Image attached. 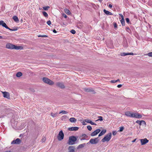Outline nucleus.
I'll use <instances>...</instances> for the list:
<instances>
[{
	"label": "nucleus",
	"mask_w": 152,
	"mask_h": 152,
	"mask_svg": "<svg viewBox=\"0 0 152 152\" xmlns=\"http://www.w3.org/2000/svg\"><path fill=\"white\" fill-rule=\"evenodd\" d=\"M6 48L10 50H22L23 48L21 46H18L10 43H7L6 45Z\"/></svg>",
	"instance_id": "nucleus-1"
},
{
	"label": "nucleus",
	"mask_w": 152,
	"mask_h": 152,
	"mask_svg": "<svg viewBox=\"0 0 152 152\" xmlns=\"http://www.w3.org/2000/svg\"><path fill=\"white\" fill-rule=\"evenodd\" d=\"M112 136V134L111 133H110L106 135L104 138L102 140V141L104 142H108L111 139Z\"/></svg>",
	"instance_id": "nucleus-2"
},
{
	"label": "nucleus",
	"mask_w": 152,
	"mask_h": 152,
	"mask_svg": "<svg viewBox=\"0 0 152 152\" xmlns=\"http://www.w3.org/2000/svg\"><path fill=\"white\" fill-rule=\"evenodd\" d=\"M77 140V138L75 136H71L69 137L68 143L69 145H73Z\"/></svg>",
	"instance_id": "nucleus-3"
},
{
	"label": "nucleus",
	"mask_w": 152,
	"mask_h": 152,
	"mask_svg": "<svg viewBox=\"0 0 152 152\" xmlns=\"http://www.w3.org/2000/svg\"><path fill=\"white\" fill-rule=\"evenodd\" d=\"M42 80L44 82L50 85H53L54 84V82L46 77H43Z\"/></svg>",
	"instance_id": "nucleus-4"
},
{
	"label": "nucleus",
	"mask_w": 152,
	"mask_h": 152,
	"mask_svg": "<svg viewBox=\"0 0 152 152\" xmlns=\"http://www.w3.org/2000/svg\"><path fill=\"white\" fill-rule=\"evenodd\" d=\"M64 137V134L62 130L60 131L57 136V139L59 141H61L63 139Z\"/></svg>",
	"instance_id": "nucleus-5"
},
{
	"label": "nucleus",
	"mask_w": 152,
	"mask_h": 152,
	"mask_svg": "<svg viewBox=\"0 0 152 152\" xmlns=\"http://www.w3.org/2000/svg\"><path fill=\"white\" fill-rule=\"evenodd\" d=\"M99 141L98 137L95 138L94 139H91L90 140L89 142L91 144H94L97 143Z\"/></svg>",
	"instance_id": "nucleus-6"
},
{
	"label": "nucleus",
	"mask_w": 152,
	"mask_h": 152,
	"mask_svg": "<svg viewBox=\"0 0 152 152\" xmlns=\"http://www.w3.org/2000/svg\"><path fill=\"white\" fill-rule=\"evenodd\" d=\"M0 25H2V26L5 28L7 29H9L11 31H14V30L11 29L7 25L6 23L2 20H0Z\"/></svg>",
	"instance_id": "nucleus-7"
},
{
	"label": "nucleus",
	"mask_w": 152,
	"mask_h": 152,
	"mask_svg": "<svg viewBox=\"0 0 152 152\" xmlns=\"http://www.w3.org/2000/svg\"><path fill=\"white\" fill-rule=\"evenodd\" d=\"M132 118H140L142 117V115L137 113H132Z\"/></svg>",
	"instance_id": "nucleus-8"
},
{
	"label": "nucleus",
	"mask_w": 152,
	"mask_h": 152,
	"mask_svg": "<svg viewBox=\"0 0 152 152\" xmlns=\"http://www.w3.org/2000/svg\"><path fill=\"white\" fill-rule=\"evenodd\" d=\"M2 93L3 94V96L4 98H6L8 99H10V95L9 93L6 91H2Z\"/></svg>",
	"instance_id": "nucleus-9"
},
{
	"label": "nucleus",
	"mask_w": 152,
	"mask_h": 152,
	"mask_svg": "<svg viewBox=\"0 0 152 152\" xmlns=\"http://www.w3.org/2000/svg\"><path fill=\"white\" fill-rule=\"evenodd\" d=\"M141 145H143L147 143H148L149 142V140L147 139L146 138H145L143 139H141L140 140Z\"/></svg>",
	"instance_id": "nucleus-10"
},
{
	"label": "nucleus",
	"mask_w": 152,
	"mask_h": 152,
	"mask_svg": "<svg viewBox=\"0 0 152 152\" xmlns=\"http://www.w3.org/2000/svg\"><path fill=\"white\" fill-rule=\"evenodd\" d=\"M101 131V130L99 129H98L95 130L94 132H92L91 134V136H94L98 134Z\"/></svg>",
	"instance_id": "nucleus-11"
},
{
	"label": "nucleus",
	"mask_w": 152,
	"mask_h": 152,
	"mask_svg": "<svg viewBox=\"0 0 152 152\" xmlns=\"http://www.w3.org/2000/svg\"><path fill=\"white\" fill-rule=\"evenodd\" d=\"M21 142V140L19 138H17L16 140H13L11 142L12 144H19Z\"/></svg>",
	"instance_id": "nucleus-12"
},
{
	"label": "nucleus",
	"mask_w": 152,
	"mask_h": 152,
	"mask_svg": "<svg viewBox=\"0 0 152 152\" xmlns=\"http://www.w3.org/2000/svg\"><path fill=\"white\" fill-rule=\"evenodd\" d=\"M56 86L61 88H65V86L62 83L58 82L56 83Z\"/></svg>",
	"instance_id": "nucleus-13"
},
{
	"label": "nucleus",
	"mask_w": 152,
	"mask_h": 152,
	"mask_svg": "<svg viewBox=\"0 0 152 152\" xmlns=\"http://www.w3.org/2000/svg\"><path fill=\"white\" fill-rule=\"evenodd\" d=\"M69 151L68 152H75V148L73 146H69L68 148Z\"/></svg>",
	"instance_id": "nucleus-14"
},
{
	"label": "nucleus",
	"mask_w": 152,
	"mask_h": 152,
	"mask_svg": "<svg viewBox=\"0 0 152 152\" xmlns=\"http://www.w3.org/2000/svg\"><path fill=\"white\" fill-rule=\"evenodd\" d=\"M79 128L77 127H71L69 128V130L70 131H77Z\"/></svg>",
	"instance_id": "nucleus-15"
},
{
	"label": "nucleus",
	"mask_w": 152,
	"mask_h": 152,
	"mask_svg": "<svg viewBox=\"0 0 152 152\" xmlns=\"http://www.w3.org/2000/svg\"><path fill=\"white\" fill-rule=\"evenodd\" d=\"M85 91L87 92H94V90L92 88H85Z\"/></svg>",
	"instance_id": "nucleus-16"
},
{
	"label": "nucleus",
	"mask_w": 152,
	"mask_h": 152,
	"mask_svg": "<svg viewBox=\"0 0 152 152\" xmlns=\"http://www.w3.org/2000/svg\"><path fill=\"white\" fill-rule=\"evenodd\" d=\"M125 114L126 116L130 117H132V113H131L129 111L126 112Z\"/></svg>",
	"instance_id": "nucleus-17"
},
{
	"label": "nucleus",
	"mask_w": 152,
	"mask_h": 152,
	"mask_svg": "<svg viewBox=\"0 0 152 152\" xmlns=\"http://www.w3.org/2000/svg\"><path fill=\"white\" fill-rule=\"evenodd\" d=\"M64 10L65 12L68 15H70L71 14V12L69 10L66 8L64 9Z\"/></svg>",
	"instance_id": "nucleus-18"
},
{
	"label": "nucleus",
	"mask_w": 152,
	"mask_h": 152,
	"mask_svg": "<svg viewBox=\"0 0 152 152\" xmlns=\"http://www.w3.org/2000/svg\"><path fill=\"white\" fill-rule=\"evenodd\" d=\"M104 12L107 15H112V13L104 9L103 10Z\"/></svg>",
	"instance_id": "nucleus-19"
},
{
	"label": "nucleus",
	"mask_w": 152,
	"mask_h": 152,
	"mask_svg": "<svg viewBox=\"0 0 152 152\" xmlns=\"http://www.w3.org/2000/svg\"><path fill=\"white\" fill-rule=\"evenodd\" d=\"M106 130H103L102 131L100 132V133L99 134L98 136L100 137L103 134H104L106 132Z\"/></svg>",
	"instance_id": "nucleus-20"
},
{
	"label": "nucleus",
	"mask_w": 152,
	"mask_h": 152,
	"mask_svg": "<svg viewBox=\"0 0 152 152\" xmlns=\"http://www.w3.org/2000/svg\"><path fill=\"white\" fill-rule=\"evenodd\" d=\"M50 115H51V116H52L53 118H54L58 115V113L57 112L55 113H51Z\"/></svg>",
	"instance_id": "nucleus-21"
},
{
	"label": "nucleus",
	"mask_w": 152,
	"mask_h": 152,
	"mask_svg": "<svg viewBox=\"0 0 152 152\" xmlns=\"http://www.w3.org/2000/svg\"><path fill=\"white\" fill-rule=\"evenodd\" d=\"M86 145V144L85 143H83L82 144H81L79 145L77 147V148L79 149L80 148H82L84 147Z\"/></svg>",
	"instance_id": "nucleus-22"
},
{
	"label": "nucleus",
	"mask_w": 152,
	"mask_h": 152,
	"mask_svg": "<svg viewBox=\"0 0 152 152\" xmlns=\"http://www.w3.org/2000/svg\"><path fill=\"white\" fill-rule=\"evenodd\" d=\"M87 137V136L86 134H83L82 136V138L80 139V140H85L86 139Z\"/></svg>",
	"instance_id": "nucleus-23"
},
{
	"label": "nucleus",
	"mask_w": 152,
	"mask_h": 152,
	"mask_svg": "<svg viewBox=\"0 0 152 152\" xmlns=\"http://www.w3.org/2000/svg\"><path fill=\"white\" fill-rule=\"evenodd\" d=\"M69 120L70 122L72 123H74L76 122L77 121V120L74 118H70Z\"/></svg>",
	"instance_id": "nucleus-24"
},
{
	"label": "nucleus",
	"mask_w": 152,
	"mask_h": 152,
	"mask_svg": "<svg viewBox=\"0 0 152 152\" xmlns=\"http://www.w3.org/2000/svg\"><path fill=\"white\" fill-rule=\"evenodd\" d=\"M13 19L15 22H18L19 21V19L18 17L16 16H14L13 17Z\"/></svg>",
	"instance_id": "nucleus-25"
},
{
	"label": "nucleus",
	"mask_w": 152,
	"mask_h": 152,
	"mask_svg": "<svg viewBox=\"0 0 152 152\" xmlns=\"http://www.w3.org/2000/svg\"><path fill=\"white\" fill-rule=\"evenodd\" d=\"M22 75V73L20 72H18L16 75V76L18 77H20Z\"/></svg>",
	"instance_id": "nucleus-26"
},
{
	"label": "nucleus",
	"mask_w": 152,
	"mask_h": 152,
	"mask_svg": "<svg viewBox=\"0 0 152 152\" xmlns=\"http://www.w3.org/2000/svg\"><path fill=\"white\" fill-rule=\"evenodd\" d=\"M128 53H125L124 52L120 54V55L121 56H125L127 55H128Z\"/></svg>",
	"instance_id": "nucleus-27"
},
{
	"label": "nucleus",
	"mask_w": 152,
	"mask_h": 152,
	"mask_svg": "<svg viewBox=\"0 0 152 152\" xmlns=\"http://www.w3.org/2000/svg\"><path fill=\"white\" fill-rule=\"evenodd\" d=\"M124 129V126H121L119 127V130L118 131V132H121L123 131V130Z\"/></svg>",
	"instance_id": "nucleus-28"
},
{
	"label": "nucleus",
	"mask_w": 152,
	"mask_h": 152,
	"mask_svg": "<svg viewBox=\"0 0 152 152\" xmlns=\"http://www.w3.org/2000/svg\"><path fill=\"white\" fill-rule=\"evenodd\" d=\"M37 37H48V36L45 35H38Z\"/></svg>",
	"instance_id": "nucleus-29"
},
{
	"label": "nucleus",
	"mask_w": 152,
	"mask_h": 152,
	"mask_svg": "<svg viewBox=\"0 0 152 152\" xmlns=\"http://www.w3.org/2000/svg\"><path fill=\"white\" fill-rule=\"evenodd\" d=\"M121 24L123 26H124L125 24V22L124 21V19H121Z\"/></svg>",
	"instance_id": "nucleus-30"
},
{
	"label": "nucleus",
	"mask_w": 152,
	"mask_h": 152,
	"mask_svg": "<svg viewBox=\"0 0 152 152\" xmlns=\"http://www.w3.org/2000/svg\"><path fill=\"white\" fill-rule=\"evenodd\" d=\"M62 113L63 114H66L68 113V112L65 110H61L59 112V114Z\"/></svg>",
	"instance_id": "nucleus-31"
},
{
	"label": "nucleus",
	"mask_w": 152,
	"mask_h": 152,
	"mask_svg": "<svg viewBox=\"0 0 152 152\" xmlns=\"http://www.w3.org/2000/svg\"><path fill=\"white\" fill-rule=\"evenodd\" d=\"M42 14L45 17H48V13L45 11H43L42 12Z\"/></svg>",
	"instance_id": "nucleus-32"
},
{
	"label": "nucleus",
	"mask_w": 152,
	"mask_h": 152,
	"mask_svg": "<svg viewBox=\"0 0 152 152\" xmlns=\"http://www.w3.org/2000/svg\"><path fill=\"white\" fill-rule=\"evenodd\" d=\"M142 120L141 121H139V120H137L136 121V122L140 126H141L142 125Z\"/></svg>",
	"instance_id": "nucleus-33"
},
{
	"label": "nucleus",
	"mask_w": 152,
	"mask_h": 152,
	"mask_svg": "<svg viewBox=\"0 0 152 152\" xmlns=\"http://www.w3.org/2000/svg\"><path fill=\"white\" fill-rule=\"evenodd\" d=\"M43 9L45 10H48V9L50 8V7L49 6H46L45 7H43Z\"/></svg>",
	"instance_id": "nucleus-34"
},
{
	"label": "nucleus",
	"mask_w": 152,
	"mask_h": 152,
	"mask_svg": "<svg viewBox=\"0 0 152 152\" xmlns=\"http://www.w3.org/2000/svg\"><path fill=\"white\" fill-rule=\"evenodd\" d=\"M126 30L128 32L130 33L131 31V30L130 29L129 27L128 26L126 27Z\"/></svg>",
	"instance_id": "nucleus-35"
},
{
	"label": "nucleus",
	"mask_w": 152,
	"mask_h": 152,
	"mask_svg": "<svg viewBox=\"0 0 152 152\" xmlns=\"http://www.w3.org/2000/svg\"><path fill=\"white\" fill-rule=\"evenodd\" d=\"M66 115H64L61 118V119L62 120H65L66 119Z\"/></svg>",
	"instance_id": "nucleus-36"
},
{
	"label": "nucleus",
	"mask_w": 152,
	"mask_h": 152,
	"mask_svg": "<svg viewBox=\"0 0 152 152\" xmlns=\"http://www.w3.org/2000/svg\"><path fill=\"white\" fill-rule=\"evenodd\" d=\"M84 121L85 122H86L88 123H90V122L91 121V120H90L87 119H85Z\"/></svg>",
	"instance_id": "nucleus-37"
},
{
	"label": "nucleus",
	"mask_w": 152,
	"mask_h": 152,
	"mask_svg": "<svg viewBox=\"0 0 152 152\" xmlns=\"http://www.w3.org/2000/svg\"><path fill=\"white\" fill-rule=\"evenodd\" d=\"M98 118H99V119L96 121H98V120H100V121H102L103 120V117L102 116H100L98 117Z\"/></svg>",
	"instance_id": "nucleus-38"
},
{
	"label": "nucleus",
	"mask_w": 152,
	"mask_h": 152,
	"mask_svg": "<svg viewBox=\"0 0 152 152\" xmlns=\"http://www.w3.org/2000/svg\"><path fill=\"white\" fill-rule=\"evenodd\" d=\"M87 128L88 129L89 131H91L92 130V127L90 126H87Z\"/></svg>",
	"instance_id": "nucleus-39"
},
{
	"label": "nucleus",
	"mask_w": 152,
	"mask_h": 152,
	"mask_svg": "<svg viewBox=\"0 0 152 152\" xmlns=\"http://www.w3.org/2000/svg\"><path fill=\"white\" fill-rule=\"evenodd\" d=\"M142 125H144L145 126L146 125V123L145 121L143 120H142Z\"/></svg>",
	"instance_id": "nucleus-40"
},
{
	"label": "nucleus",
	"mask_w": 152,
	"mask_h": 152,
	"mask_svg": "<svg viewBox=\"0 0 152 152\" xmlns=\"http://www.w3.org/2000/svg\"><path fill=\"white\" fill-rule=\"evenodd\" d=\"M47 23L49 26L51 24V21L50 20L48 21L47 22Z\"/></svg>",
	"instance_id": "nucleus-41"
},
{
	"label": "nucleus",
	"mask_w": 152,
	"mask_h": 152,
	"mask_svg": "<svg viewBox=\"0 0 152 152\" xmlns=\"http://www.w3.org/2000/svg\"><path fill=\"white\" fill-rule=\"evenodd\" d=\"M113 134V135H115L117 133V132L115 131H113L112 132Z\"/></svg>",
	"instance_id": "nucleus-42"
},
{
	"label": "nucleus",
	"mask_w": 152,
	"mask_h": 152,
	"mask_svg": "<svg viewBox=\"0 0 152 152\" xmlns=\"http://www.w3.org/2000/svg\"><path fill=\"white\" fill-rule=\"evenodd\" d=\"M71 32L73 34H75L76 33L74 29L71 30Z\"/></svg>",
	"instance_id": "nucleus-43"
},
{
	"label": "nucleus",
	"mask_w": 152,
	"mask_h": 152,
	"mask_svg": "<svg viewBox=\"0 0 152 152\" xmlns=\"http://www.w3.org/2000/svg\"><path fill=\"white\" fill-rule=\"evenodd\" d=\"M147 55L150 57H152V52H150L148 53Z\"/></svg>",
	"instance_id": "nucleus-44"
},
{
	"label": "nucleus",
	"mask_w": 152,
	"mask_h": 152,
	"mask_svg": "<svg viewBox=\"0 0 152 152\" xmlns=\"http://www.w3.org/2000/svg\"><path fill=\"white\" fill-rule=\"evenodd\" d=\"M89 124H90L92 125H96V124L94 122H93L92 121H91L90 122V123Z\"/></svg>",
	"instance_id": "nucleus-45"
},
{
	"label": "nucleus",
	"mask_w": 152,
	"mask_h": 152,
	"mask_svg": "<svg viewBox=\"0 0 152 152\" xmlns=\"http://www.w3.org/2000/svg\"><path fill=\"white\" fill-rule=\"evenodd\" d=\"M45 140H46V138L45 137H44L42 139V142H44L45 141Z\"/></svg>",
	"instance_id": "nucleus-46"
},
{
	"label": "nucleus",
	"mask_w": 152,
	"mask_h": 152,
	"mask_svg": "<svg viewBox=\"0 0 152 152\" xmlns=\"http://www.w3.org/2000/svg\"><path fill=\"white\" fill-rule=\"evenodd\" d=\"M126 22L127 23H129V18H126Z\"/></svg>",
	"instance_id": "nucleus-47"
},
{
	"label": "nucleus",
	"mask_w": 152,
	"mask_h": 152,
	"mask_svg": "<svg viewBox=\"0 0 152 152\" xmlns=\"http://www.w3.org/2000/svg\"><path fill=\"white\" fill-rule=\"evenodd\" d=\"M62 15L65 18H67V15L64 13L62 14Z\"/></svg>",
	"instance_id": "nucleus-48"
},
{
	"label": "nucleus",
	"mask_w": 152,
	"mask_h": 152,
	"mask_svg": "<svg viewBox=\"0 0 152 152\" xmlns=\"http://www.w3.org/2000/svg\"><path fill=\"white\" fill-rule=\"evenodd\" d=\"M115 28H117V24L115 23H114L113 24Z\"/></svg>",
	"instance_id": "nucleus-49"
},
{
	"label": "nucleus",
	"mask_w": 152,
	"mask_h": 152,
	"mask_svg": "<svg viewBox=\"0 0 152 152\" xmlns=\"http://www.w3.org/2000/svg\"><path fill=\"white\" fill-rule=\"evenodd\" d=\"M119 15L121 17V18H122L121 19H124V16L122 14H119Z\"/></svg>",
	"instance_id": "nucleus-50"
},
{
	"label": "nucleus",
	"mask_w": 152,
	"mask_h": 152,
	"mask_svg": "<svg viewBox=\"0 0 152 152\" xmlns=\"http://www.w3.org/2000/svg\"><path fill=\"white\" fill-rule=\"evenodd\" d=\"M128 55H134V54L133 53H128Z\"/></svg>",
	"instance_id": "nucleus-51"
},
{
	"label": "nucleus",
	"mask_w": 152,
	"mask_h": 152,
	"mask_svg": "<svg viewBox=\"0 0 152 152\" xmlns=\"http://www.w3.org/2000/svg\"><path fill=\"white\" fill-rule=\"evenodd\" d=\"M111 83H115L116 82V80H111Z\"/></svg>",
	"instance_id": "nucleus-52"
},
{
	"label": "nucleus",
	"mask_w": 152,
	"mask_h": 152,
	"mask_svg": "<svg viewBox=\"0 0 152 152\" xmlns=\"http://www.w3.org/2000/svg\"><path fill=\"white\" fill-rule=\"evenodd\" d=\"M122 86V85L121 84H119L117 86V87L118 88H121Z\"/></svg>",
	"instance_id": "nucleus-53"
},
{
	"label": "nucleus",
	"mask_w": 152,
	"mask_h": 152,
	"mask_svg": "<svg viewBox=\"0 0 152 152\" xmlns=\"http://www.w3.org/2000/svg\"><path fill=\"white\" fill-rule=\"evenodd\" d=\"M109 7L110 8H112V5L111 4H110L109 5Z\"/></svg>",
	"instance_id": "nucleus-54"
},
{
	"label": "nucleus",
	"mask_w": 152,
	"mask_h": 152,
	"mask_svg": "<svg viewBox=\"0 0 152 152\" xmlns=\"http://www.w3.org/2000/svg\"><path fill=\"white\" fill-rule=\"evenodd\" d=\"M53 32L54 33H56L57 32H56V30H55V29H54L53 31Z\"/></svg>",
	"instance_id": "nucleus-55"
},
{
	"label": "nucleus",
	"mask_w": 152,
	"mask_h": 152,
	"mask_svg": "<svg viewBox=\"0 0 152 152\" xmlns=\"http://www.w3.org/2000/svg\"><path fill=\"white\" fill-rule=\"evenodd\" d=\"M85 121H83V122H82L83 125H85L86 124L85 123Z\"/></svg>",
	"instance_id": "nucleus-56"
},
{
	"label": "nucleus",
	"mask_w": 152,
	"mask_h": 152,
	"mask_svg": "<svg viewBox=\"0 0 152 152\" xmlns=\"http://www.w3.org/2000/svg\"><path fill=\"white\" fill-rule=\"evenodd\" d=\"M136 140V139H135L134 140H133L132 141V142H134Z\"/></svg>",
	"instance_id": "nucleus-57"
},
{
	"label": "nucleus",
	"mask_w": 152,
	"mask_h": 152,
	"mask_svg": "<svg viewBox=\"0 0 152 152\" xmlns=\"http://www.w3.org/2000/svg\"><path fill=\"white\" fill-rule=\"evenodd\" d=\"M119 81H120V80H119V79H118V80H116V82H117Z\"/></svg>",
	"instance_id": "nucleus-58"
},
{
	"label": "nucleus",
	"mask_w": 152,
	"mask_h": 152,
	"mask_svg": "<svg viewBox=\"0 0 152 152\" xmlns=\"http://www.w3.org/2000/svg\"><path fill=\"white\" fill-rule=\"evenodd\" d=\"M100 2H101L102 1V0H98Z\"/></svg>",
	"instance_id": "nucleus-59"
},
{
	"label": "nucleus",
	"mask_w": 152,
	"mask_h": 152,
	"mask_svg": "<svg viewBox=\"0 0 152 152\" xmlns=\"http://www.w3.org/2000/svg\"><path fill=\"white\" fill-rule=\"evenodd\" d=\"M5 152H11L10 151H6Z\"/></svg>",
	"instance_id": "nucleus-60"
},
{
	"label": "nucleus",
	"mask_w": 152,
	"mask_h": 152,
	"mask_svg": "<svg viewBox=\"0 0 152 152\" xmlns=\"http://www.w3.org/2000/svg\"><path fill=\"white\" fill-rule=\"evenodd\" d=\"M2 37L0 36V38H2Z\"/></svg>",
	"instance_id": "nucleus-61"
},
{
	"label": "nucleus",
	"mask_w": 152,
	"mask_h": 152,
	"mask_svg": "<svg viewBox=\"0 0 152 152\" xmlns=\"http://www.w3.org/2000/svg\"><path fill=\"white\" fill-rule=\"evenodd\" d=\"M20 136H21V135H20Z\"/></svg>",
	"instance_id": "nucleus-62"
},
{
	"label": "nucleus",
	"mask_w": 152,
	"mask_h": 152,
	"mask_svg": "<svg viewBox=\"0 0 152 152\" xmlns=\"http://www.w3.org/2000/svg\"><path fill=\"white\" fill-rule=\"evenodd\" d=\"M20 136H21V135H20Z\"/></svg>",
	"instance_id": "nucleus-63"
}]
</instances>
